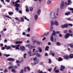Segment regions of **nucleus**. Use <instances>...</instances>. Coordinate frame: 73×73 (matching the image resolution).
Returning a JSON list of instances; mask_svg holds the SVG:
<instances>
[{
	"instance_id": "nucleus-54",
	"label": "nucleus",
	"mask_w": 73,
	"mask_h": 73,
	"mask_svg": "<svg viewBox=\"0 0 73 73\" xmlns=\"http://www.w3.org/2000/svg\"><path fill=\"white\" fill-rule=\"evenodd\" d=\"M26 35V33L25 32H23L22 33V35L23 36H25Z\"/></svg>"
},
{
	"instance_id": "nucleus-56",
	"label": "nucleus",
	"mask_w": 73,
	"mask_h": 73,
	"mask_svg": "<svg viewBox=\"0 0 73 73\" xmlns=\"http://www.w3.org/2000/svg\"><path fill=\"white\" fill-rule=\"evenodd\" d=\"M51 59H48V62L49 63H51Z\"/></svg>"
},
{
	"instance_id": "nucleus-29",
	"label": "nucleus",
	"mask_w": 73,
	"mask_h": 73,
	"mask_svg": "<svg viewBox=\"0 0 73 73\" xmlns=\"http://www.w3.org/2000/svg\"><path fill=\"white\" fill-rule=\"evenodd\" d=\"M62 58H61V57H60L58 59V61H62Z\"/></svg>"
},
{
	"instance_id": "nucleus-45",
	"label": "nucleus",
	"mask_w": 73,
	"mask_h": 73,
	"mask_svg": "<svg viewBox=\"0 0 73 73\" xmlns=\"http://www.w3.org/2000/svg\"><path fill=\"white\" fill-rule=\"evenodd\" d=\"M11 49V46H9L6 48V49L7 50H8V49Z\"/></svg>"
},
{
	"instance_id": "nucleus-3",
	"label": "nucleus",
	"mask_w": 73,
	"mask_h": 73,
	"mask_svg": "<svg viewBox=\"0 0 73 73\" xmlns=\"http://www.w3.org/2000/svg\"><path fill=\"white\" fill-rule=\"evenodd\" d=\"M53 33L51 35L50 38V40L52 42H54V40L53 39V35L54 36L56 35V31L54 30H53Z\"/></svg>"
},
{
	"instance_id": "nucleus-50",
	"label": "nucleus",
	"mask_w": 73,
	"mask_h": 73,
	"mask_svg": "<svg viewBox=\"0 0 73 73\" xmlns=\"http://www.w3.org/2000/svg\"><path fill=\"white\" fill-rule=\"evenodd\" d=\"M27 70H31V69L30 68V67H29V66H27Z\"/></svg>"
},
{
	"instance_id": "nucleus-26",
	"label": "nucleus",
	"mask_w": 73,
	"mask_h": 73,
	"mask_svg": "<svg viewBox=\"0 0 73 73\" xmlns=\"http://www.w3.org/2000/svg\"><path fill=\"white\" fill-rule=\"evenodd\" d=\"M50 23H51V24L52 25H54L55 24L54 22L53 21V20H51L50 21Z\"/></svg>"
},
{
	"instance_id": "nucleus-52",
	"label": "nucleus",
	"mask_w": 73,
	"mask_h": 73,
	"mask_svg": "<svg viewBox=\"0 0 73 73\" xmlns=\"http://www.w3.org/2000/svg\"><path fill=\"white\" fill-rule=\"evenodd\" d=\"M15 9L17 11H19V9L18 7H16Z\"/></svg>"
},
{
	"instance_id": "nucleus-55",
	"label": "nucleus",
	"mask_w": 73,
	"mask_h": 73,
	"mask_svg": "<svg viewBox=\"0 0 73 73\" xmlns=\"http://www.w3.org/2000/svg\"><path fill=\"white\" fill-rule=\"evenodd\" d=\"M56 68H57V67H56V66L54 68V70H53L54 72L55 71V70H56V69H57Z\"/></svg>"
},
{
	"instance_id": "nucleus-43",
	"label": "nucleus",
	"mask_w": 73,
	"mask_h": 73,
	"mask_svg": "<svg viewBox=\"0 0 73 73\" xmlns=\"http://www.w3.org/2000/svg\"><path fill=\"white\" fill-rule=\"evenodd\" d=\"M13 68V66H10L8 67V68L9 69H12Z\"/></svg>"
},
{
	"instance_id": "nucleus-25",
	"label": "nucleus",
	"mask_w": 73,
	"mask_h": 73,
	"mask_svg": "<svg viewBox=\"0 0 73 73\" xmlns=\"http://www.w3.org/2000/svg\"><path fill=\"white\" fill-rule=\"evenodd\" d=\"M68 9L69 10H70V11H72V13H73V8H72L71 7H68Z\"/></svg>"
},
{
	"instance_id": "nucleus-8",
	"label": "nucleus",
	"mask_w": 73,
	"mask_h": 73,
	"mask_svg": "<svg viewBox=\"0 0 73 73\" xmlns=\"http://www.w3.org/2000/svg\"><path fill=\"white\" fill-rule=\"evenodd\" d=\"M38 49L39 50V51H35L36 53H38V52H39L40 53H41L42 52V49H41V47H38Z\"/></svg>"
},
{
	"instance_id": "nucleus-31",
	"label": "nucleus",
	"mask_w": 73,
	"mask_h": 73,
	"mask_svg": "<svg viewBox=\"0 0 73 73\" xmlns=\"http://www.w3.org/2000/svg\"><path fill=\"white\" fill-rule=\"evenodd\" d=\"M34 63L35 64H37L38 63V60L36 59L35 61H34Z\"/></svg>"
},
{
	"instance_id": "nucleus-13",
	"label": "nucleus",
	"mask_w": 73,
	"mask_h": 73,
	"mask_svg": "<svg viewBox=\"0 0 73 73\" xmlns=\"http://www.w3.org/2000/svg\"><path fill=\"white\" fill-rule=\"evenodd\" d=\"M14 6L16 7H19L20 6V4L17 3H15V4L14 5Z\"/></svg>"
},
{
	"instance_id": "nucleus-33",
	"label": "nucleus",
	"mask_w": 73,
	"mask_h": 73,
	"mask_svg": "<svg viewBox=\"0 0 73 73\" xmlns=\"http://www.w3.org/2000/svg\"><path fill=\"white\" fill-rule=\"evenodd\" d=\"M53 26L51 25L50 29V32H52V30H53Z\"/></svg>"
},
{
	"instance_id": "nucleus-15",
	"label": "nucleus",
	"mask_w": 73,
	"mask_h": 73,
	"mask_svg": "<svg viewBox=\"0 0 73 73\" xmlns=\"http://www.w3.org/2000/svg\"><path fill=\"white\" fill-rule=\"evenodd\" d=\"M28 55L30 56H33V54H32V52L31 51V50H30L29 51V52H28Z\"/></svg>"
},
{
	"instance_id": "nucleus-5",
	"label": "nucleus",
	"mask_w": 73,
	"mask_h": 73,
	"mask_svg": "<svg viewBox=\"0 0 73 73\" xmlns=\"http://www.w3.org/2000/svg\"><path fill=\"white\" fill-rule=\"evenodd\" d=\"M69 36H70V33H67L64 36L65 39L68 38Z\"/></svg>"
},
{
	"instance_id": "nucleus-46",
	"label": "nucleus",
	"mask_w": 73,
	"mask_h": 73,
	"mask_svg": "<svg viewBox=\"0 0 73 73\" xmlns=\"http://www.w3.org/2000/svg\"><path fill=\"white\" fill-rule=\"evenodd\" d=\"M21 19L22 21H23V22H24V19H23V17H21Z\"/></svg>"
},
{
	"instance_id": "nucleus-38",
	"label": "nucleus",
	"mask_w": 73,
	"mask_h": 73,
	"mask_svg": "<svg viewBox=\"0 0 73 73\" xmlns=\"http://www.w3.org/2000/svg\"><path fill=\"white\" fill-rule=\"evenodd\" d=\"M11 71L13 73H15L16 71L14 69H13L11 70Z\"/></svg>"
},
{
	"instance_id": "nucleus-12",
	"label": "nucleus",
	"mask_w": 73,
	"mask_h": 73,
	"mask_svg": "<svg viewBox=\"0 0 73 73\" xmlns=\"http://www.w3.org/2000/svg\"><path fill=\"white\" fill-rule=\"evenodd\" d=\"M68 3H67V4L68 5H71L72 3V2L70 0H68Z\"/></svg>"
},
{
	"instance_id": "nucleus-9",
	"label": "nucleus",
	"mask_w": 73,
	"mask_h": 73,
	"mask_svg": "<svg viewBox=\"0 0 73 73\" xmlns=\"http://www.w3.org/2000/svg\"><path fill=\"white\" fill-rule=\"evenodd\" d=\"M35 36H33L31 38V40L32 42H33V44L34 43V41H36V40H35Z\"/></svg>"
},
{
	"instance_id": "nucleus-64",
	"label": "nucleus",
	"mask_w": 73,
	"mask_h": 73,
	"mask_svg": "<svg viewBox=\"0 0 73 73\" xmlns=\"http://www.w3.org/2000/svg\"><path fill=\"white\" fill-rule=\"evenodd\" d=\"M26 35L28 37H30V34H27Z\"/></svg>"
},
{
	"instance_id": "nucleus-51",
	"label": "nucleus",
	"mask_w": 73,
	"mask_h": 73,
	"mask_svg": "<svg viewBox=\"0 0 73 73\" xmlns=\"http://www.w3.org/2000/svg\"><path fill=\"white\" fill-rule=\"evenodd\" d=\"M64 33H66L68 32V31L67 30H65L64 31Z\"/></svg>"
},
{
	"instance_id": "nucleus-27",
	"label": "nucleus",
	"mask_w": 73,
	"mask_h": 73,
	"mask_svg": "<svg viewBox=\"0 0 73 73\" xmlns=\"http://www.w3.org/2000/svg\"><path fill=\"white\" fill-rule=\"evenodd\" d=\"M69 56L70 58H73V54H71L69 55Z\"/></svg>"
},
{
	"instance_id": "nucleus-48",
	"label": "nucleus",
	"mask_w": 73,
	"mask_h": 73,
	"mask_svg": "<svg viewBox=\"0 0 73 73\" xmlns=\"http://www.w3.org/2000/svg\"><path fill=\"white\" fill-rule=\"evenodd\" d=\"M29 9H30V11H32L33 10V8L32 7H30Z\"/></svg>"
},
{
	"instance_id": "nucleus-63",
	"label": "nucleus",
	"mask_w": 73,
	"mask_h": 73,
	"mask_svg": "<svg viewBox=\"0 0 73 73\" xmlns=\"http://www.w3.org/2000/svg\"><path fill=\"white\" fill-rule=\"evenodd\" d=\"M59 36L60 37H62V35L61 34H59Z\"/></svg>"
},
{
	"instance_id": "nucleus-32",
	"label": "nucleus",
	"mask_w": 73,
	"mask_h": 73,
	"mask_svg": "<svg viewBox=\"0 0 73 73\" xmlns=\"http://www.w3.org/2000/svg\"><path fill=\"white\" fill-rule=\"evenodd\" d=\"M23 18H24V19H25V20H27V21H29V20L27 18V17H26V16H24L23 17Z\"/></svg>"
},
{
	"instance_id": "nucleus-40",
	"label": "nucleus",
	"mask_w": 73,
	"mask_h": 73,
	"mask_svg": "<svg viewBox=\"0 0 73 73\" xmlns=\"http://www.w3.org/2000/svg\"><path fill=\"white\" fill-rule=\"evenodd\" d=\"M26 55H27V53H25L23 54V57L24 58H26Z\"/></svg>"
},
{
	"instance_id": "nucleus-17",
	"label": "nucleus",
	"mask_w": 73,
	"mask_h": 73,
	"mask_svg": "<svg viewBox=\"0 0 73 73\" xmlns=\"http://www.w3.org/2000/svg\"><path fill=\"white\" fill-rule=\"evenodd\" d=\"M23 43V42L22 41H16L15 42L16 44H22Z\"/></svg>"
},
{
	"instance_id": "nucleus-44",
	"label": "nucleus",
	"mask_w": 73,
	"mask_h": 73,
	"mask_svg": "<svg viewBox=\"0 0 73 73\" xmlns=\"http://www.w3.org/2000/svg\"><path fill=\"white\" fill-rule=\"evenodd\" d=\"M8 70L7 69H5L4 70V73H6V72H8Z\"/></svg>"
},
{
	"instance_id": "nucleus-19",
	"label": "nucleus",
	"mask_w": 73,
	"mask_h": 73,
	"mask_svg": "<svg viewBox=\"0 0 73 73\" xmlns=\"http://www.w3.org/2000/svg\"><path fill=\"white\" fill-rule=\"evenodd\" d=\"M9 15V16H12L13 14V13L11 11H9L8 12Z\"/></svg>"
},
{
	"instance_id": "nucleus-42",
	"label": "nucleus",
	"mask_w": 73,
	"mask_h": 73,
	"mask_svg": "<svg viewBox=\"0 0 73 73\" xmlns=\"http://www.w3.org/2000/svg\"><path fill=\"white\" fill-rule=\"evenodd\" d=\"M56 44L57 45H58V46H60V45H61L60 43H59V42H57L56 43Z\"/></svg>"
},
{
	"instance_id": "nucleus-57",
	"label": "nucleus",
	"mask_w": 73,
	"mask_h": 73,
	"mask_svg": "<svg viewBox=\"0 0 73 73\" xmlns=\"http://www.w3.org/2000/svg\"><path fill=\"white\" fill-rule=\"evenodd\" d=\"M64 25V27H65V28H67V27H68V25L66 24H65V25Z\"/></svg>"
},
{
	"instance_id": "nucleus-14",
	"label": "nucleus",
	"mask_w": 73,
	"mask_h": 73,
	"mask_svg": "<svg viewBox=\"0 0 73 73\" xmlns=\"http://www.w3.org/2000/svg\"><path fill=\"white\" fill-rule=\"evenodd\" d=\"M8 61H14L15 60V59L14 58H10L7 59Z\"/></svg>"
},
{
	"instance_id": "nucleus-21",
	"label": "nucleus",
	"mask_w": 73,
	"mask_h": 73,
	"mask_svg": "<svg viewBox=\"0 0 73 73\" xmlns=\"http://www.w3.org/2000/svg\"><path fill=\"white\" fill-rule=\"evenodd\" d=\"M38 15H36L35 16V20H37L38 19Z\"/></svg>"
},
{
	"instance_id": "nucleus-11",
	"label": "nucleus",
	"mask_w": 73,
	"mask_h": 73,
	"mask_svg": "<svg viewBox=\"0 0 73 73\" xmlns=\"http://www.w3.org/2000/svg\"><path fill=\"white\" fill-rule=\"evenodd\" d=\"M61 68L60 69L62 71H64V69L65 68V67L64 66L62 65L61 66Z\"/></svg>"
},
{
	"instance_id": "nucleus-16",
	"label": "nucleus",
	"mask_w": 73,
	"mask_h": 73,
	"mask_svg": "<svg viewBox=\"0 0 73 73\" xmlns=\"http://www.w3.org/2000/svg\"><path fill=\"white\" fill-rule=\"evenodd\" d=\"M41 11L40 10V9H39L38 11H37V14L38 16H39V15H40V13H41Z\"/></svg>"
},
{
	"instance_id": "nucleus-58",
	"label": "nucleus",
	"mask_w": 73,
	"mask_h": 73,
	"mask_svg": "<svg viewBox=\"0 0 73 73\" xmlns=\"http://www.w3.org/2000/svg\"><path fill=\"white\" fill-rule=\"evenodd\" d=\"M67 20H70V21H72V20H71V19L70 18H69L67 19Z\"/></svg>"
},
{
	"instance_id": "nucleus-28",
	"label": "nucleus",
	"mask_w": 73,
	"mask_h": 73,
	"mask_svg": "<svg viewBox=\"0 0 73 73\" xmlns=\"http://www.w3.org/2000/svg\"><path fill=\"white\" fill-rule=\"evenodd\" d=\"M52 0H48V1H47V4H50V3L52 2Z\"/></svg>"
},
{
	"instance_id": "nucleus-23",
	"label": "nucleus",
	"mask_w": 73,
	"mask_h": 73,
	"mask_svg": "<svg viewBox=\"0 0 73 73\" xmlns=\"http://www.w3.org/2000/svg\"><path fill=\"white\" fill-rule=\"evenodd\" d=\"M25 8H26V12H29V9H28V7L26 5L25 6Z\"/></svg>"
},
{
	"instance_id": "nucleus-2",
	"label": "nucleus",
	"mask_w": 73,
	"mask_h": 73,
	"mask_svg": "<svg viewBox=\"0 0 73 73\" xmlns=\"http://www.w3.org/2000/svg\"><path fill=\"white\" fill-rule=\"evenodd\" d=\"M67 6V2H64V1H62L60 5V9H65Z\"/></svg>"
},
{
	"instance_id": "nucleus-61",
	"label": "nucleus",
	"mask_w": 73,
	"mask_h": 73,
	"mask_svg": "<svg viewBox=\"0 0 73 73\" xmlns=\"http://www.w3.org/2000/svg\"><path fill=\"white\" fill-rule=\"evenodd\" d=\"M59 72V70H57L55 71V72H56V73H58V72Z\"/></svg>"
},
{
	"instance_id": "nucleus-1",
	"label": "nucleus",
	"mask_w": 73,
	"mask_h": 73,
	"mask_svg": "<svg viewBox=\"0 0 73 73\" xmlns=\"http://www.w3.org/2000/svg\"><path fill=\"white\" fill-rule=\"evenodd\" d=\"M58 11H59V9L58 8V10L56 11L51 12L50 14V17L52 19H57V17L56 16H56H58Z\"/></svg>"
},
{
	"instance_id": "nucleus-10",
	"label": "nucleus",
	"mask_w": 73,
	"mask_h": 73,
	"mask_svg": "<svg viewBox=\"0 0 73 73\" xmlns=\"http://www.w3.org/2000/svg\"><path fill=\"white\" fill-rule=\"evenodd\" d=\"M15 49L19 50V47L20 46V44H19L17 45H15Z\"/></svg>"
},
{
	"instance_id": "nucleus-7",
	"label": "nucleus",
	"mask_w": 73,
	"mask_h": 73,
	"mask_svg": "<svg viewBox=\"0 0 73 73\" xmlns=\"http://www.w3.org/2000/svg\"><path fill=\"white\" fill-rule=\"evenodd\" d=\"M20 49L21 50V51H22V52H24V51H25V47L23 46H21L20 47Z\"/></svg>"
},
{
	"instance_id": "nucleus-41",
	"label": "nucleus",
	"mask_w": 73,
	"mask_h": 73,
	"mask_svg": "<svg viewBox=\"0 0 73 73\" xmlns=\"http://www.w3.org/2000/svg\"><path fill=\"white\" fill-rule=\"evenodd\" d=\"M38 73H42V71H40V69H39L38 71Z\"/></svg>"
},
{
	"instance_id": "nucleus-60",
	"label": "nucleus",
	"mask_w": 73,
	"mask_h": 73,
	"mask_svg": "<svg viewBox=\"0 0 73 73\" xmlns=\"http://www.w3.org/2000/svg\"><path fill=\"white\" fill-rule=\"evenodd\" d=\"M68 25L70 26L71 27H72V26H73V24L69 23L68 24Z\"/></svg>"
},
{
	"instance_id": "nucleus-18",
	"label": "nucleus",
	"mask_w": 73,
	"mask_h": 73,
	"mask_svg": "<svg viewBox=\"0 0 73 73\" xmlns=\"http://www.w3.org/2000/svg\"><path fill=\"white\" fill-rule=\"evenodd\" d=\"M49 47L48 46H47L45 48V50H47V51H48L49 50Z\"/></svg>"
},
{
	"instance_id": "nucleus-22",
	"label": "nucleus",
	"mask_w": 73,
	"mask_h": 73,
	"mask_svg": "<svg viewBox=\"0 0 73 73\" xmlns=\"http://www.w3.org/2000/svg\"><path fill=\"white\" fill-rule=\"evenodd\" d=\"M68 46H70L71 48H73V45L72 44H68Z\"/></svg>"
},
{
	"instance_id": "nucleus-37",
	"label": "nucleus",
	"mask_w": 73,
	"mask_h": 73,
	"mask_svg": "<svg viewBox=\"0 0 73 73\" xmlns=\"http://www.w3.org/2000/svg\"><path fill=\"white\" fill-rule=\"evenodd\" d=\"M5 17H7V18H9V19H12V18L11 17L8 15H5Z\"/></svg>"
},
{
	"instance_id": "nucleus-35",
	"label": "nucleus",
	"mask_w": 73,
	"mask_h": 73,
	"mask_svg": "<svg viewBox=\"0 0 73 73\" xmlns=\"http://www.w3.org/2000/svg\"><path fill=\"white\" fill-rule=\"evenodd\" d=\"M36 56L38 57H41V55L38 54V53H37L36 54Z\"/></svg>"
},
{
	"instance_id": "nucleus-62",
	"label": "nucleus",
	"mask_w": 73,
	"mask_h": 73,
	"mask_svg": "<svg viewBox=\"0 0 73 73\" xmlns=\"http://www.w3.org/2000/svg\"><path fill=\"white\" fill-rule=\"evenodd\" d=\"M52 68H49L48 69V71H49V72H50L51 71V70H52Z\"/></svg>"
},
{
	"instance_id": "nucleus-34",
	"label": "nucleus",
	"mask_w": 73,
	"mask_h": 73,
	"mask_svg": "<svg viewBox=\"0 0 73 73\" xmlns=\"http://www.w3.org/2000/svg\"><path fill=\"white\" fill-rule=\"evenodd\" d=\"M11 4L12 6H13L14 5H15V2H14V1L11 2Z\"/></svg>"
},
{
	"instance_id": "nucleus-30",
	"label": "nucleus",
	"mask_w": 73,
	"mask_h": 73,
	"mask_svg": "<svg viewBox=\"0 0 73 73\" xmlns=\"http://www.w3.org/2000/svg\"><path fill=\"white\" fill-rule=\"evenodd\" d=\"M70 12H68L65 13V15H66V16H68V15H70Z\"/></svg>"
},
{
	"instance_id": "nucleus-24",
	"label": "nucleus",
	"mask_w": 73,
	"mask_h": 73,
	"mask_svg": "<svg viewBox=\"0 0 73 73\" xmlns=\"http://www.w3.org/2000/svg\"><path fill=\"white\" fill-rule=\"evenodd\" d=\"M64 58H65V59H68V58H69V56L68 55L64 56Z\"/></svg>"
},
{
	"instance_id": "nucleus-6",
	"label": "nucleus",
	"mask_w": 73,
	"mask_h": 73,
	"mask_svg": "<svg viewBox=\"0 0 73 73\" xmlns=\"http://www.w3.org/2000/svg\"><path fill=\"white\" fill-rule=\"evenodd\" d=\"M36 42L38 45H40V43H41V42H39V41L36 40H35L34 41V43H33V45H34Z\"/></svg>"
},
{
	"instance_id": "nucleus-36",
	"label": "nucleus",
	"mask_w": 73,
	"mask_h": 73,
	"mask_svg": "<svg viewBox=\"0 0 73 73\" xmlns=\"http://www.w3.org/2000/svg\"><path fill=\"white\" fill-rule=\"evenodd\" d=\"M4 56H6V57H8L9 56H10V54H5Z\"/></svg>"
},
{
	"instance_id": "nucleus-20",
	"label": "nucleus",
	"mask_w": 73,
	"mask_h": 73,
	"mask_svg": "<svg viewBox=\"0 0 73 73\" xmlns=\"http://www.w3.org/2000/svg\"><path fill=\"white\" fill-rule=\"evenodd\" d=\"M55 24L56 25V26H58V22L56 20L55 21Z\"/></svg>"
},
{
	"instance_id": "nucleus-4",
	"label": "nucleus",
	"mask_w": 73,
	"mask_h": 73,
	"mask_svg": "<svg viewBox=\"0 0 73 73\" xmlns=\"http://www.w3.org/2000/svg\"><path fill=\"white\" fill-rule=\"evenodd\" d=\"M26 47H28L29 49L30 50L34 48H36V46H32V44H27L26 46Z\"/></svg>"
},
{
	"instance_id": "nucleus-39",
	"label": "nucleus",
	"mask_w": 73,
	"mask_h": 73,
	"mask_svg": "<svg viewBox=\"0 0 73 73\" xmlns=\"http://www.w3.org/2000/svg\"><path fill=\"white\" fill-rule=\"evenodd\" d=\"M48 34H49V32H47V33H44V35L45 36H47V35H48Z\"/></svg>"
},
{
	"instance_id": "nucleus-49",
	"label": "nucleus",
	"mask_w": 73,
	"mask_h": 73,
	"mask_svg": "<svg viewBox=\"0 0 73 73\" xmlns=\"http://www.w3.org/2000/svg\"><path fill=\"white\" fill-rule=\"evenodd\" d=\"M27 31L28 32H30V31H31V29L29 27L27 29Z\"/></svg>"
},
{
	"instance_id": "nucleus-59",
	"label": "nucleus",
	"mask_w": 73,
	"mask_h": 73,
	"mask_svg": "<svg viewBox=\"0 0 73 73\" xmlns=\"http://www.w3.org/2000/svg\"><path fill=\"white\" fill-rule=\"evenodd\" d=\"M11 46L13 47V48H16V46H14L13 45H11Z\"/></svg>"
},
{
	"instance_id": "nucleus-53",
	"label": "nucleus",
	"mask_w": 73,
	"mask_h": 73,
	"mask_svg": "<svg viewBox=\"0 0 73 73\" xmlns=\"http://www.w3.org/2000/svg\"><path fill=\"white\" fill-rule=\"evenodd\" d=\"M24 72V70L22 69L20 72V73H23Z\"/></svg>"
},
{
	"instance_id": "nucleus-47",
	"label": "nucleus",
	"mask_w": 73,
	"mask_h": 73,
	"mask_svg": "<svg viewBox=\"0 0 73 73\" xmlns=\"http://www.w3.org/2000/svg\"><path fill=\"white\" fill-rule=\"evenodd\" d=\"M20 1L19 0H17L15 2V3H20Z\"/></svg>"
}]
</instances>
